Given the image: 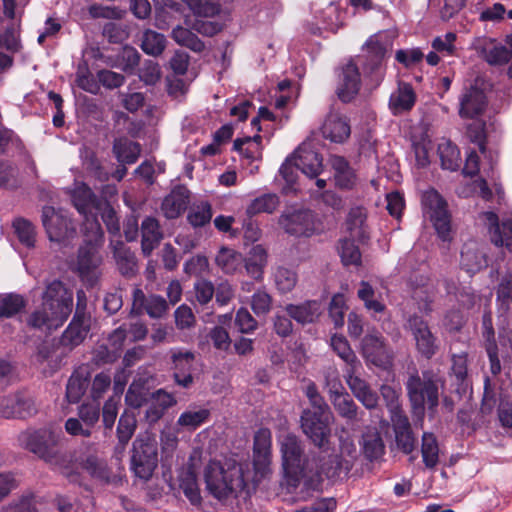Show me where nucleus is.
<instances>
[{
  "instance_id": "1",
  "label": "nucleus",
  "mask_w": 512,
  "mask_h": 512,
  "mask_svg": "<svg viewBox=\"0 0 512 512\" xmlns=\"http://www.w3.org/2000/svg\"><path fill=\"white\" fill-rule=\"evenodd\" d=\"M73 307V292L60 280H52L42 293L41 307L28 319V324L42 331L55 330L68 319Z\"/></svg>"
},
{
  "instance_id": "2",
  "label": "nucleus",
  "mask_w": 512,
  "mask_h": 512,
  "mask_svg": "<svg viewBox=\"0 0 512 512\" xmlns=\"http://www.w3.org/2000/svg\"><path fill=\"white\" fill-rule=\"evenodd\" d=\"M19 446L54 467H67L69 456L64 451V432L60 427L47 425L30 427L17 436Z\"/></svg>"
},
{
  "instance_id": "3",
  "label": "nucleus",
  "mask_w": 512,
  "mask_h": 512,
  "mask_svg": "<svg viewBox=\"0 0 512 512\" xmlns=\"http://www.w3.org/2000/svg\"><path fill=\"white\" fill-rule=\"evenodd\" d=\"M83 242L78 248L76 270L81 280L89 287L95 286L99 278V267L102 263L100 250L104 243V232L101 224L89 219L82 225Z\"/></svg>"
},
{
  "instance_id": "4",
  "label": "nucleus",
  "mask_w": 512,
  "mask_h": 512,
  "mask_svg": "<svg viewBox=\"0 0 512 512\" xmlns=\"http://www.w3.org/2000/svg\"><path fill=\"white\" fill-rule=\"evenodd\" d=\"M280 452L287 485L296 489L302 480L307 485L311 471H316L313 464L315 455H305L301 440L292 433L283 437Z\"/></svg>"
},
{
  "instance_id": "5",
  "label": "nucleus",
  "mask_w": 512,
  "mask_h": 512,
  "mask_svg": "<svg viewBox=\"0 0 512 512\" xmlns=\"http://www.w3.org/2000/svg\"><path fill=\"white\" fill-rule=\"evenodd\" d=\"M204 479L206 489L218 500L238 497L246 487L242 469L236 463L210 461L205 467Z\"/></svg>"
},
{
  "instance_id": "6",
  "label": "nucleus",
  "mask_w": 512,
  "mask_h": 512,
  "mask_svg": "<svg viewBox=\"0 0 512 512\" xmlns=\"http://www.w3.org/2000/svg\"><path fill=\"white\" fill-rule=\"evenodd\" d=\"M443 385L441 378L432 370L410 374L405 382V388L413 412L424 414L426 407L434 412L439 405L440 389Z\"/></svg>"
},
{
  "instance_id": "7",
  "label": "nucleus",
  "mask_w": 512,
  "mask_h": 512,
  "mask_svg": "<svg viewBox=\"0 0 512 512\" xmlns=\"http://www.w3.org/2000/svg\"><path fill=\"white\" fill-rule=\"evenodd\" d=\"M158 465V443L155 436L139 434L133 441L130 468L134 475L148 481Z\"/></svg>"
},
{
  "instance_id": "8",
  "label": "nucleus",
  "mask_w": 512,
  "mask_h": 512,
  "mask_svg": "<svg viewBox=\"0 0 512 512\" xmlns=\"http://www.w3.org/2000/svg\"><path fill=\"white\" fill-rule=\"evenodd\" d=\"M392 47V40L386 32H379L369 37L363 46L365 61L363 72L372 87H378L384 77L383 60Z\"/></svg>"
},
{
  "instance_id": "9",
  "label": "nucleus",
  "mask_w": 512,
  "mask_h": 512,
  "mask_svg": "<svg viewBox=\"0 0 512 512\" xmlns=\"http://www.w3.org/2000/svg\"><path fill=\"white\" fill-rule=\"evenodd\" d=\"M404 328L411 334L416 351L421 357L430 360L438 353L441 341L423 316L417 313L408 315Z\"/></svg>"
},
{
  "instance_id": "10",
  "label": "nucleus",
  "mask_w": 512,
  "mask_h": 512,
  "mask_svg": "<svg viewBox=\"0 0 512 512\" xmlns=\"http://www.w3.org/2000/svg\"><path fill=\"white\" fill-rule=\"evenodd\" d=\"M252 452L253 482L258 484L272 472V433L268 428L255 432Z\"/></svg>"
},
{
  "instance_id": "11",
  "label": "nucleus",
  "mask_w": 512,
  "mask_h": 512,
  "mask_svg": "<svg viewBox=\"0 0 512 512\" xmlns=\"http://www.w3.org/2000/svg\"><path fill=\"white\" fill-rule=\"evenodd\" d=\"M41 218L50 241L65 244L75 237L76 228L72 220L54 207L44 206Z\"/></svg>"
},
{
  "instance_id": "12",
  "label": "nucleus",
  "mask_w": 512,
  "mask_h": 512,
  "mask_svg": "<svg viewBox=\"0 0 512 512\" xmlns=\"http://www.w3.org/2000/svg\"><path fill=\"white\" fill-rule=\"evenodd\" d=\"M331 418L332 413H316L310 410H303L301 413L300 427L303 433L318 448L325 447L329 442Z\"/></svg>"
},
{
  "instance_id": "13",
  "label": "nucleus",
  "mask_w": 512,
  "mask_h": 512,
  "mask_svg": "<svg viewBox=\"0 0 512 512\" xmlns=\"http://www.w3.org/2000/svg\"><path fill=\"white\" fill-rule=\"evenodd\" d=\"M360 350L367 363L385 368L391 360V351L381 332L368 329L361 339Z\"/></svg>"
},
{
  "instance_id": "14",
  "label": "nucleus",
  "mask_w": 512,
  "mask_h": 512,
  "mask_svg": "<svg viewBox=\"0 0 512 512\" xmlns=\"http://www.w3.org/2000/svg\"><path fill=\"white\" fill-rule=\"evenodd\" d=\"M424 205L429 209V218L438 237L448 242L451 240V222L447 211V203L437 191H430L424 195Z\"/></svg>"
},
{
  "instance_id": "15",
  "label": "nucleus",
  "mask_w": 512,
  "mask_h": 512,
  "mask_svg": "<svg viewBox=\"0 0 512 512\" xmlns=\"http://www.w3.org/2000/svg\"><path fill=\"white\" fill-rule=\"evenodd\" d=\"M279 225L286 233L296 237H309L315 231L314 215L308 209L283 212L279 217Z\"/></svg>"
},
{
  "instance_id": "16",
  "label": "nucleus",
  "mask_w": 512,
  "mask_h": 512,
  "mask_svg": "<svg viewBox=\"0 0 512 512\" xmlns=\"http://www.w3.org/2000/svg\"><path fill=\"white\" fill-rule=\"evenodd\" d=\"M313 464L316 471H311V477L308 478L307 486L324 475L327 479H336L342 475H347L352 468L349 460L340 454H329L327 456H315Z\"/></svg>"
},
{
  "instance_id": "17",
  "label": "nucleus",
  "mask_w": 512,
  "mask_h": 512,
  "mask_svg": "<svg viewBox=\"0 0 512 512\" xmlns=\"http://www.w3.org/2000/svg\"><path fill=\"white\" fill-rule=\"evenodd\" d=\"M71 198L74 207L84 218L82 225L89 219L99 221L97 214L102 210L106 200L98 197L88 185H78L73 190Z\"/></svg>"
},
{
  "instance_id": "18",
  "label": "nucleus",
  "mask_w": 512,
  "mask_h": 512,
  "mask_svg": "<svg viewBox=\"0 0 512 512\" xmlns=\"http://www.w3.org/2000/svg\"><path fill=\"white\" fill-rule=\"evenodd\" d=\"M169 354L168 364L170 370L173 371L172 375L175 383L180 387L189 388L194 382L192 376L194 354L181 349H171Z\"/></svg>"
},
{
  "instance_id": "19",
  "label": "nucleus",
  "mask_w": 512,
  "mask_h": 512,
  "mask_svg": "<svg viewBox=\"0 0 512 512\" xmlns=\"http://www.w3.org/2000/svg\"><path fill=\"white\" fill-rule=\"evenodd\" d=\"M481 336L489 358L491 373L497 375L501 371V364L490 310L484 311L482 315Z\"/></svg>"
},
{
  "instance_id": "20",
  "label": "nucleus",
  "mask_w": 512,
  "mask_h": 512,
  "mask_svg": "<svg viewBox=\"0 0 512 512\" xmlns=\"http://www.w3.org/2000/svg\"><path fill=\"white\" fill-rule=\"evenodd\" d=\"M190 202V191L184 185H176L161 203V211L166 219L178 218Z\"/></svg>"
},
{
  "instance_id": "21",
  "label": "nucleus",
  "mask_w": 512,
  "mask_h": 512,
  "mask_svg": "<svg viewBox=\"0 0 512 512\" xmlns=\"http://www.w3.org/2000/svg\"><path fill=\"white\" fill-rule=\"evenodd\" d=\"M484 218L489 226L491 242L512 251V222L505 220L500 223L498 215L492 211L485 212Z\"/></svg>"
},
{
  "instance_id": "22",
  "label": "nucleus",
  "mask_w": 512,
  "mask_h": 512,
  "mask_svg": "<svg viewBox=\"0 0 512 512\" xmlns=\"http://www.w3.org/2000/svg\"><path fill=\"white\" fill-rule=\"evenodd\" d=\"M295 166L309 178H316L323 170V158L315 150L303 144L292 156Z\"/></svg>"
},
{
  "instance_id": "23",
  "label": "nucleus",
  "mask_w": 512,
  "mask_h": 512,
  "mask_svg": "<svg viewBox=\"0 0 512 512\" xmlns=\"http://www.w3.org/2000/svg\"><path fill=\"white\" fill-rule=\"evenodd\" d=\"M486 105L484 92L471 86L460 98L459 115L461 118L473 119L484 112Z\"/></svg>"
},
{
  "instance_id": "24",
  "label": "nucleus",
  "mask_w": 512,
  "mask_h": 512,
  "mask_svg": "<svg viewBox=\"0 0 512 512\" xmlns=\"http://www.w3.org/2000/svg\"><path fill=\"white\" fill-rule=\"evenodd\" d=\"M360 72L357 65L350 61L342 69L341 81L338 87V97L341 101L350 102L360 90Z\"/></svg>"
},
{
  "instance_id": "25",
  "label": "nucleus",
  "mask_w": 512,
  "mask_h": 512,
  "mask_svg": "<svg viewBox=\"0 0 512 512\" xmlns=\"http://www.w3.org/2000/svg\"><path fill=\"white\" fill-rule=\"evenodd\" d=\"M391 422L397 448L406 455L411 454L416 448L417 439L412 431L408 417L395 416V419Z\"/></svg>"
},
{
  "instance_id": "26",
  "label": "nucleus",
  "mask_w": 512,
  "mask_h": 512,
  "mask_svg": "<svg viewBox=\"0 0 512 512\" xmlns=\"http://www.w3.org/2000/svg\"><path fill=\"white\" fill-rule=\"evenodd\" d=\"M321 130L324 138L335 143L345 142L351 134L350 125L346 117L336 113L328 115Z\"/></svg>"
},
{
  "instance_id": "27",
  "label": "nucleus",
  "mask_w": 512,
  "mask_h": 512,
  "mask_svg": "<svg viewBox=\"0 0 512 512\" xmlns=\"http://www.w3.org/2000/svg\"><path fill=\"white\" fill-rule=\"evenodd\" d=\"M285 312L301 325L314 323L321 314V304L316 300H307L300 304H287Z\"/></svg>"
},
{
  "instance_id": "28",
  "label": "nucleus",
  "mask_w": 512,
  "mask_h": 512,
  "mask_svg": "<svg viewBox=\"0 0 512 512\" xmlns=\"http://www.w3.org/2000/svg\"><path fill=\"white\" fill-rule=\"evenodd\" d=\"M113 256L120 273L128 278L136 275L138 271L137 259L135 254L127 247L123 241L117 240L111 242Z\"/></svg>"
},
{
  "instance_id": "29",
  "label": "nucleus",
  "mask_w": 512,
  "mask_h": 512,
  "mask_svg": "<svg viewBox=\"0 0 512 512\" xmlns=\"http://www.w3.org/2000/svg\"><path fill=\"white\" fill-rule=\"evenodd\" d=\"M141 250L144 256L148 257L160 243L163 234L158 220L147 216L141 223Z\"/></svg>"
},
{
  "instance_id": "30",
  "label": "nucleus",
  "mask_w": 512,
  "mask_h": 512,
  "mask_svg": "<svg viewBox=\"0 0 512 512\" xmlns=\"http://www.w3.org/2000/svg\"><path fill=\"white\" fill-rule=\"evenodd\" d=\"M416 101L413 87L408 83H399L397 91L389 99V107L394 115L410 111Z\"/></svg>"
},
{
  "instance_id": "31",
  "label": "nucleus",
  "mask_w": 512,
  "mask_h": 512,
  "mask_svg": "<svg viewBox=\"0 0 512 512\" xmlns=\"http://www.w3.org/2000/svg\"><path fill=\"white\" fill-rule=\"evenodd\" d=\"M112 152L121 164H134L141 154V145L127 137L114 139Z\"/></svg>"
},
{
  "instance_id": "32",
  "label": "nucleus",
  "mask_w": 512,
  "mask_h": 512,
  "mask_svg": "<svg viewBox=\"0 0 512 512\" xmlns=\"http://www.w3.org/2000/svg\"><path fill=\"white\" fill-rule=\"evenodd\" d=\"M334 180L338 188L351 190L356 184V174L349 162L342 156H334L331 161Z\"/></svg>"
},
{
  "instance_id": "33",
  "label": "nucleus",
  "mask_w": 512,
  "mask_h": 512,
  "mask_svg": "<svg viewBox=\"0 0 512 512\" xmlns=\"http://www.w3.org/2000/svg\"><path fill=\"white\" fill-rule=\"evenodd\" d=\"M134 303H139L144 307L151 318L162 317L169 308L167 301L160 295H150L145 297L140 289L134 291Z\"/></svg>"
},
{
  "instance_id": "34",
  "label": "nucleus",
  "mask_w": 512,
  "mask_h": 512,
  "mask_svg": "<svg viewBox=\"0 0 512 512\" xmlns=\"http://www.w3.org/2000/svg\"><path fill=\"white\" fill-rule=\"evenodd\" d=\"M331 347L333 351L345 362L344 370H353L361 368L362 364L357 358L355 352L351 349L349 342L343 335L334 334L331 337Z\"/></svg>"
},
{
  "instance_id": "35",
  "label": "nucleus",
  "mask_w": 512,
  "mask_h": 512,
  "mask_svg": "<svg viewBox=\"0 0 512 512\" xmlns=\"http://www.w3.org/2000/svg\"><path fill=\"white\" fill-rule=\"evenodd\" d=\"M496 305L499 317L505 316L512 305V273H506L496 288Z\"/></svg>"
},
{
  "instance_id": "36",
  "label": "nucleus",
  "mask_w": 512,
  "mask_h": 512,
  "mask_svg": "<svg viewBox=\"0 0 512 512\" xmlns=\"http://www.w3.org/2000/svg\"><path fill=\"white\" fill-rule=\"evenodd\" d=\"M216 265L226 274L238 271L244 263L243 255L228 247H221L215 257Z\"/></svg>"
},
{
  "instance_id": "37",
  "label": "nucleus",
  "mask_w": 512,
  "mask_h": 512,
  "mask_svg": "<svg viewBox=\"0 0 512 512\" xmlns=\"http://www.w3.org/2000/svg\"><path fill=\"white\" fill-rule=\"evenodd\" d=\"M361 449L364 457L369 461L380 459L385 453V445L379 432L368 431L363 434Z\"/></svg>"
},
{
  "instance_id": "38",
  "label": "nucleus",
  "mask_w": 512,
  "mask_h": 512,
  "mask_svg": "<svg viewBox=\"0 0 512 512\" xmlns=\"http://www.w3.org/2000/svg\"><path fill=\"white\" fill-rule=\"evenodd\" d=\"M330 401L340 417L350 422L359 420V407L346 390Z\"/></svg>"
},
{
  "instance_id": "39",
  "label": "nucleus",
  "mask_w": 512,
  "mask_h": 512,
  "mask_svg": "<svg viewBox=\"0 0 512 512\" xmlns=\"http://www.w3.org/2000/svg\"><path fill=\"white\" fill-rule=\"evenodd\" d=\"M90 385L89 374L74 371L66 386V398L70 403H78Z\"/></svg>"
},
{
  "instance_id": "40",
  "label": "nucleus",
  "mask_w": 512,
  "mask_h": 512,
  "mask_svg": "<svg viewBox=\"0 0 512 512\" xmlns=\"http://www.w3.org/2000/svg\"><path fill=\"white\" fill-rule=\"evenodd\" d=\"M438 154L443 169L457 171L461 165V156L458 147L450 140L443 139L438 144Z\"/></svg>"
},
{
  "instance_id": "41",
  "label": "nucleus",
  "mask_w": 512,
  "mask_h": 512,
  "mask_svg": "<svg viewBox=\"0 0 512 512\" xmlns=\"http://www.w3.org/2000/svg\"><path fill=\"white\" fill-rule=\"evenodd\" d=\"M81 467L95 480L104 484L111 482V470L103 459L89 455L82 461Z\"/></svg>"
},
{
  "instance_id": "42",
  "label": "nucleus",
  "mask_w": 512,
  "mask_h": 512,
  "mask_svg": "<svg viewBox=\"0 0 512 512\" xmlns=\"http://www.w3.org/2000/svg\"><path fill=\"white\" fill-rule=\"evenodd\" d=\"M88 331V326L85 325V320L73 318L66 330L63 332L60 343L65 347L72 349L78 346L85 339Z\"/></svg>"
},
{
  "instance_id": "43",
  "label": "nucleus",
  "mask_w": 512,
  "mask_h": 512,
  "mask_svg": "<svg viewBox=\"0 0 512 512\" xmlns=\"http://www.w3.org/2000/svg\"><path fill=\"white\" fill-rule=\"evenodd\" d=\"M421 454L426 468L433 469L439 462V446L433 433L424 432L422 435Z\"/></svg>"
},
{
  "instance_id": "44",
  "label": "nucleus",
  "mask_w": 512,
  "mask_h": 512,
  "mask_svg": "<svg viewBox=\"0 0 512 512\" xmlns=\"http://www.w3.org/2000/svg\"><path fill=\"white\" fill-rule=\"evenodd\" d=\"M141 49L151 56H159L166 47V38L163 34L146 29L141 38Z\"/></svg>"
},
{
  "instance_id": "45",
  "label": "nucleus",
  "mask_w": 512,
  "mask_h": 512,
  "mask_svg": "<svg viewBox=\"0 0 512 512\" xmlns=\"http://www.w3.org/2000/svg\"><path fill=\"white\" fill-rule=\"evenodd\" d=\"M62 359V355L47 345L41 346L36 354V361L41 365L46 364L43 373L47 376H51L60 368Z\"/></svg>"
},
{
  "instance_id": "46",
  "label": "nucleus",
  "mask_w": 512,
  "mask_h": 512,
  "mask_svg": "<svg viewBox=\"0 0 512 512\" xmlns=\"http://www.w3.org/2000/svg\"><path fill=\"white\" fill-rule=\"evenodd\" d=\"M179 482L181 490L190 503L194 506L200 505L202 497L198 487L196 474L192 470H187L181 474Z\"/></svg>"
},
{
  "instance_id": "47",
  "label": "nucleus",
  "mask_w": 512,
  "mask_h": 512,
  "mask_svg": "<svg viewBox=\"0 0 512 512\" xmlns=\"http://www.w3.org/2000/svg\"><path fill=\"white\" fill-rule=\"evenodd\" d=\"M279 205V197L274 193L263 194L255 198L247 207L248 216L260 213H273Z\"/></svg>"
},
{
  "instance_id": "48",
  "label": "nucleus",
  "mask_w": 512,
  "mask_h": 512,
  "mask_svg": "<svg viewBox=\"0 0 512 512\" xmlns=\"http://www.w3.org/2000/svg\"><path fill=\"white\" fill-rule=\"evenodd\" d=\"M366 215L361 208H353L347 217V228L351 235L361 242L369 238L365 228Z\"/></svg>"
},
{
  "instance_id": "49",
  "label": "nucleus",
  "mask_w": 512,
  "mask_h": 512,
  "mask_svg": "<svg viewBox=\"0 0 512 512\" xmlns=\"http://www.w3.org/2000/svg\"><path fill=\"white\" fill-rule=\"evenodd\" d=\"M26 306V300L20 294L8 293L0 298V318H11Z\"/></svg>"
},
{
  "instance_id": "50",
  "label": "nucleus",
  "mask_w": 512,
  "mask_h": 512,
  "mask_svg": "<svg viewBox=\"0 0 512 512\" xmlns=\"http://www.w3.org/2000/svg\"><path fill=\"white\" fill-rule=\"evenodd\" d=\"M16 399L17 404L15 409L18 419L31 418L38 413V406L31 392L27 390L17 391Z\"/></svg>"
},
{
  "instance_id": "51",
  "label": "nucleus",
  "mask_w": 512,
  "mask_h": 512,
  "mask_svg": "<svg viewBox=\"0 0 512 512\" xmlns=\"http://www.w3.org/2000/svg\"><path fill=\"white\" fill-rule=\"evenodd\" d=\"M137 427V420L132 411L125 410L118 421L117 438L123 447L130 441Z\"/></svg>"
},
{
  "instance_id": "52",
  "label": "nucleus",
  "mask_w": 512,
  "mask_h": 512,
  "mask_svg": "<svg viewBox=\"0 0 512 512\" xmlns=\"http://www.w3.org/2000/svg\"><path fill=\"white\" fill-rule=\"evenodd\" d=\"M380 394L385 402V405L390 413L391 421L395 416H406L400 404V390L391 385L383 384L380 387Z\"/></svg>"
},
{
  "instance_id": "53",
  "label": "nucleus",
  "mask_w": 512,
  "mask_h": 512,
  "mask_svg": "<svg viewBox=\"0 0 512 512\" xmlns=\"http://www.w3.org/2000/svg\"><path fill=\"white\" fill-rule=\"evenodd\" d=\"M253 257L249 259L244 258L243 266L248 275L253 279L258 280L262 277L263 266L266 261V252L262 246L257 245L252 248Z\"/></svg>"
},
{
  "instance_id": "54",
  "label": "nucleus",
  "mask_w": 512,
  "mask_h": 512,
  "mask_svg": "<svg viewBox=\"0 0 512 512\" xmlns=\"http://www.w3.org/2000/svg\"><path fill=\"white\" fill-rule=\"evenodd\" d=\"M212 219V206L207 201H202L191 207L187 220L195 228L203 227Z\"/></svg>"
},
{
  "instance_id": "55",
  "label": "nucleus",
  "mask_w": 512,
  "mask_h": 512,
  "mask_svg": "<svg viewBox=\"0 0 512 512\" xmlns=\"http://www.w3.org/2000/svg\"><path fill=\"white\" fill-rule=\"evenodd\" d=\"M148 334V328L146 324L140 320L124 323L115 330V335L120 339L130 337L132 341H141L146 338Z\"/></svg>"
},
{
  "instance_id": "56",
  "label": "nucleus",
  "mask_w": 512,
  "mask_h": 512,
  "mask_svg": "<svg viewBox=\"0 0 512 512\" xmlns=\"http://www.w3.org/2000/svg\"><path fill=\"white\" fill-rule=\"evenodd\" d=\"M13 228L19 241L28 248H32L35 245V227L33 224L24 219L18 218L13 222Z\"/></svg>"
},
{
  "instance_id": "57",
  "label": "nucleus",
  "mask_w": 512,
  "mask_h": 512,
  "mask_svg": "<svg viewBox=\"0 0 512 512\" xmlns=\"http://www.w3.org/2000/svg\"><path fill=\"white\" fill-rule=\"evenodd\" d=\"M304 393L310 404V408H306L305 410L314 411L316 413H332L329 405L326 403L323 396L319 393L318 388L314 382H310L305 387Z\"/></svg>"
},
{
  "instance_id": "58",
  "label": "nucleus",
  "mask_w": 512,
  "mask_h": 512,
  "mask_svg": "<svg viewBox=\"0 0 512 512\" xmlns=\"http://www.w3.org/2000/svg\"><path fill=\"white\" fill-rule=\"evenodd\" d=\"M210 417V410L206 408L197 411L186 410L180 414L177 424L182 427L196 429L205 423Z\"/></svg>"
},
{
  "instance_id": "59",
  "label": "nucleus",
  "mask_w": 512,
  "mask_h": 512,
  "mask_svg": "<svg viewBox=\"0 0 512 512\" xmlns=\"http://www.w3.org/2000/svg\"><path fill=\"white\" fill-rule=\"evenodd\" d=\"M339 254L345 266L359 265L361 263V252L352 240L343 239L340 241Z\"/></svg>"
},
{
  "instance_id": "60",
  "label": "nucleus",
  "mask_w": 512,
  "mask_h": 512,
  "mask_svg": "<svg viewBox=\"0 0 512 512\" xmlns=\"http://www.w3.org/2000/svg\"><path fill=\"white\" fill-rule=\"evenodd\" d=\"M275 284L281 293L292 291L297 283V274L286 267H278L274 274Z\"/></svg>"
},
{
  "instance_id": "61",
  "label": "nucleus",
  "mask_w": 512,
  "mask_h": 512,
  "mask_svg": "<svg viewBox=\"0 0 512 512\" xmlns=\"http://www.w3.org/2000/svg\"><path fill=\"white\" fill-rule=\"evenodd\" d=\"M233 149L240 153L250 163L261 159L262 152L261 146L258 143H253L250 140H242L237 138L234 140Z\"/></svg>"
},
{
  "instance_id": "62",
  "label": "nucleus",
  "mask_w": 512,
  "mask_h": 512,
  "mask_svg": "<svg viewBox=\"0 0 512 512\" xmlns=\"http://www.w3.org/2000/svg\"><path fill=\"white\" fill-rule=\"evenodd\" d=\"M3 512H39L35 496L32 493L23 494L10 502Z\"/></svg>"
},
{
  "instance_id": "63",
  "label": "nucleus",
  "mask_w": 512,
  "mask_h": 512,
  "mask_svg": "<svg viewBox=\"0 0 512 512\" xmlns=\"http://www.w3.org/2000/svg\"><path fill=\"white\" fill-rule=\"evenodd\" d=\"M18 169L7 161L0 160V187L5 189H16L19 184L17 180Z\"/></svg>"
},
{
  "instance_id": "64",
  "label": "nucleus",
  "mask_w": 512,
  "mask_h": 512,
  "mask_svg": "<svg viewBox=\"0 0 512 512\" xmlns=\"http://www.w3.org/2000/svg\"><path fill=\"white\" fill-rule=\"evenodd\" d=\"M347 307L345 305L344 296L336 294L332 297L329 305V316L332 319L335 328H340L344 325V316Z\"/></svg>"
}]
</instances>
